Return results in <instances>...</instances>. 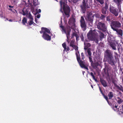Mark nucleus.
Returning <instances> with one entry per match:
<instances>
[{
	"label": "nucleus",
	"mask_w": 123,
	"mask_h": 123,
	"mask_svg": "<svg viewBox=\"0 0 123 123\" xmlns=\"http://www.w3.org/2000/svg\"><path fill=\"white\" fill-rule=\"evenodd\" d=\"M100 81L104 87H106L108 85L106 82L103 79L100 78Z\"/></svg>",
	"instance_id": "obj_17"
},
{
	"label": "nucleus",
	"mask_w": 123,
	"mask_h": 123,
	"mask_svg": "<svg viewBox=\"0 0 123 123\" xmlns=\"http://www.w3.org/2000/svg\"><path fill=\"white\" fill-rule=\"evenodd\" d=\"M80 22L81 27L84 31H85L86 29V24L84 18L83 16L81 17Z\"/></svg>",
	"instance_id": "obj_11"
},
{
	"label": "nucleus",
	"mask_w": 123,
	"mask_h": 123,
	"mask_svg": "<svg viewBox=\"0 0 123 123\" xmlns=\"http://www.w3.org/2000/svg\"><path fill=\"white\" fill-rule=\"evenodd\" d=\"M91 65L93 67V68H95L97 67L96 64L95 63H93H93H92V64L91 63Z\"/></svg>",
	"instance_id": "obj_31"
},
{
	"label": "nucleus",
	"mask_w": 123,
	"mask_h": 123,
	"mask_svg": "<svg viewBox=\"0 0 123 123\" xmlns=\"http://www.w3.org/2000/svg\"><path fill=\"white\" fill-rule=\"evenodd\" d=\"M75 41L73 39L70 42V46L71 47H72L73 48H74V45H74Z\"/></svg>",
	"instance_id": "obj_23"
},
{
	"label": "nucleus",
	"mask_w": 123,
	"mask_h": 123,
	"mask_svg": "<svg viewBox=\"0 0 123 123\" xmlns=\"http://www.w3.org/2000/svg\"><path fill=\"white\" fill-rule=\"evenodd\" d=\"M115 108H117V105H115Z\"/></svg>",
	"instance_id": "obj_60"
},
{
	"label": "nucleus",
	"mask_w": 123,
	"mask_h": 123,
	"mask_svg": "<svg viewBox=\"0 0 123 123\" xmlns=\"http://www.w3.org/2000/svg\"><path fill=\"white\" fill-rule=\"evenodd\" d=\"M73 33L72 35L71 38L75 37L76 38H78L79 37L78 33L76 32L74 30V31H72Z\"/></svg>",
	"instance_id": "obj_16"
},
{
	"label": "nucleus",
	"mask_w": 123,
	"mask_h": 123,
	"mask_svg": "<svg viewBox=\"0 0 123 123\" xmlns=\"http://www.w3.org/2000/svg\"><path fill=\"white\" fill-rule=\"evenodd\" d=\"M112 39H108L110 47L113 50L117 49L116 47L118 44V43L116 41L112 40Z\"/></svg>",
	"instance_id": "obj_9"
},
{
	"label": "nucleus",
	"mask_w": 123,
	"mask_h": 123,
	"mask_svg": "<svg viewBox=\"0 0 123 123\" xmlns=\"http://www.w3.org/2000/svg\"><path fill=\"white\" fill-rule=\"evenodd\" d=\"M16 2L15 0H14L13 1L14 3H15V2Z\"/></svg>",
	"instance_id": "obj_61"
},
{
	"label": "nucleus",
	"mask_w": 123,
	"mask_h": 123,
	"mask_svg": "<svg viewBox=\"0 0 123 123\" xmlns=\"http://www.w3.org/2000/svg\"><path fill=\"white\" fill-rule=\"evenodd\" d=\"M109 11L111 13L114 14L115 16L117 17L118 15L119 12H121V9H119L118 10L116 7L111 5H110Z\"/></svg>",
	"instance_id": "obj_7"
},
{
	"label": "nucleus",
	"mask_w": 123,
	"mask_h": 123,
	"mask_svg": "<svg viewBox=\"0 0 123 123\" xmlns=\"http://www.w3.org/2000/svg\"><path fill=\"white\" fill-rule=\"evenodd\" d=\"M40 14H38L37 15V18H40Z\"/></svg>",
	"instance_id": "obj_45"
},
{
	"label": "nucleus",
	"mask_w": 123,
	"mask_h": 123,
	"mask_svg": "<svg viewBox=\"0 0 123 123\" xmlns=\"http://www.w3.org/2000/svg\"><path fill=\"white\" fill-rule=\"evenodd\" d=\"M96 25L98 28L103 32H107V27L104 23L98 21H96Z\"/></svg>",
	"instance_id": "obj_5"
},
{
	"label": "nucleus",
	"mask_w": 123,
	"mask_h": 123,
	"mask_svg": "<svg viewBox=\"0 0 123 123\" xmlns=\"http://www.w3.org/2000/svg\"><path fill=\"white\" fill-rule=\"evenodd\" d=\"M88 57L90 62H91V63L92 64V63H93V61H92V56H88Z\"/></svg>",
	"instance_id": "obj_33"
},
{
	"label": "nucleus",
	"mask_w": 123,
	"mask_h": 123,
	"mask_svg": "<svg viewBox=\"0 0 123 123\" xmlns=\"http://www.w3.org/2000/svg\"><path fill=\"white\" fill-rule=\"evenodd\" d=\"M111 28L114 31L116 32L118 35L122 36L123 34V31L120 29H118L121 26V24L119 21H113L111 24Z\"/></svg>",
	"instance_id": "obj_3"
},
{
	"label": "nucleus",
	"mask_w": 123,
	"mask_h": 123,
	"mask_svg": "<svg viewBox=\"0 0 123 123\" xmlns=\"http://www.w3.org/2000/svg\"><path fill=\"white\" fill-rule=\"evenodd\" d=\"M33 3L34 5L35 6H37V5H38V3L37 2V1H33Z\"/></svg>",
	"instance_id": "obj_35"
},
{
	"label": "nucleus",
	"mask_w": 123,
	"mask_h": 123,
	"mask_svg": "<svg viewBox=\"0 0 123 123\" xmlns=\"http://www.w3.org/2000/svg\"><path fill=\"white\" fill-rule=\"evenodd\" d=\"M86 46H88V47H89L91 45V44L90 43H86Z\"/></svg>",
	"instance_id": "obj_41"
},
{
	"label": "nucleus",
	"mask_w": 123,
	"mask_h": 123,
	"mask_svg": "<svg viewBox=\"0 0 123 123\" xmlns=\"http://www.w3.org/2000/svg\"><path fill=\"white\" fill-rule=\"evenodd\" d=\"M35 21L36 22V23H37V18H35Z\"/></svg>",
	"instance_id": "obj_57"
},
{
	"label": "nucleus",
	"mask_w": 123,
	"mask_h": 123,
	"mask_svg": "<svg viewBox=\"0 0 123 123\" xmlns=\"http://www.w3.org/2000/svg\"><path fill=\"white\" fill-rule=\"evenodd\" d=\"M99 90L100 91L101 93H102V95L103 94V93L102 92V89H101V88H100V86L99 87Z\"/></svg>",
	"instance_id": "obj_42"
},
{
	"label": "nucleus",
	"mask_w": 123,
	"mask_h": 123,
	"mask_svg": "<svg viewBox=\"0 0 123 123\" xmlns=\"http://www.w3.org/2000/svg\"><path fill=\"white\" fill-rule=\"evenodd\" d=\"M97 31L96 32H98L99 34V36L100 38H105V35L102 32L99 31L97 30Z\"/></svg>",
	"instance_id": "obj_19"
},
{
	"label": "nucleus",
	"mask_w": 123,
	"mask_h": 123,
	"mask_svg": "<svg viewBox=\"0 0 123 123\" xmlns=\"http://www.w3.org/2000/svg\"><path fill=\"white\" fill-rule=\"evenodd\" d=\"M90 74L92 76L93 78H94V77L95 76L94 75L93 73L92 72H91L90 73Z\"/></svg>",
	"instance_id": "obj_39"
},
{
	"label": "nucleus",
	"mask_w": 123,
	"mask_h": 123,
	"mask_svg": "<svg viewBox=\"0 0 123 123\" xmlns=\"http://www.w3.org/2000/svg\"><path fill=\"white\" fill-rule=\"evenodd\" d=\"M22 23L24 25H25V24L27 22V19L25 17L23 18L22 20Z\"/></svg>",
	"instance_id": "obj_30"
},
{
	"label": "nucleus",
	"mask_w": 123,
	"mask_h": 123,
	"mask_svg": "<svg viewBox=\"0 0 123 123\" xmlns=\"http://www.w3.org/2000/svg\"><path fill=\"white\" fill-rule=\"evenodd\" d=\"M98 1L102 5L104 3V1L103 0H96Z\"/></svg>",
	"instance_id": "obj_32"
},
{
	"label": "nucleus",
	"mask_w": 123,
	"mask_h": 123,
	"mask_svg": "<svg viewBox=\"0 0 123 123\" xmlns=\"http://www.w3.org/2000/svg\"><path fill=\"white\" fill-rule=\"evenodd\" d=\"M27 16L29 18H30L31 20H33V17L31 14L30 13L28 14Z\"/></svg>",
	"instance_id": "obj_28"
},
{
	"label": "nucleus",
	"mask_w": 123,
	"mask_h": 123,
	"mask_svg": "<svg viewBox=\"0 0 123 123\" xmlns=\"http://www.w3.org/2000/svg\"><path fill=\"white\" fill-rule=\"evenodd\" d=\"M120 86H119L117 84H115V87L117 89L119 90L122 92V91L123 88V87L121 85H120Z\"/></svg>",
	"instance_id": "obj_20"
},
{
	"label": "nucleus",
	"mask_w": 123,
	"mask_h": 123,
	"mask_svg": "<svg viewBox=\"0 0 123 123\" xmlns=\"http://www.w3.org/2000/svg\"><path fill=\"white\" fill-rule=\"evenodd\" d=\"M87 52L88 53V56H91L92 55V53L91 52L90 49H87Z\"/></svg>",
	"instance_id": "obj_26"
},
{
	"label": "nucleus",
	"mask_w": 123,
	"mask_h": 123,
	"mask_svg": "<svg viewBox=\"0 0 123 123\" xmlns=\"http://www.w3.org/2000/svg\"><path fill=\"white\" fill-rule=\"evenodd\" d=\"M70 41L71 40H70V39H67V42L68 43H69L70 42Z\"/></svg>",
	"instance_id": "obj_47"
},
{
	"label": "nucleus",
	"mask_w": 123,
	"mask_h": 123,
	"mask_svg": "<svg viewBox=\"0 0 123 123\" xmlns=\"http://www.w3.org/2000/svg\"><path fill=\"white\" fill-rule=\"evenodd\" d=\"M8 6L9 7H10V8H12L13 7V6H12L10 5L9 6Z\"/></svg>",
	"instance_id": "obj_54"
},
{
	"label": "nucleus",
	"mask_w": 123,
	"mask_h": 123,
	"mask_svg": "<svg viewBox=\"0 0 123 123\" xmlns=\"http://www.w3.org/2000/svg\"><path fill=\"white\" fill-rule=\"evenodd\" d=\"M113 54V51L108 49L106 50L105 53V57L108 62L112 66L114 65Z\"/></svg>",
	"instance_id": "obj_2"
},
{
	"label": "nucleus",
	"mask_w": 123,
	"mask_h": 123,
	"mask_svg": "<svg viewBox=\"0 0 123 123\" xmlns=\"http://www.w3.org/2000/svg\"><path fill=\"white\" fill-rule=\"evenodd\" d=\"M80 37L81 38H84V37L82 34H81L80 36Z\"/></svg>",
	"instance_id": "obj_49"
},
{
	"label": "nucleus",
	"mask_w": 123,
	"mask_h": 123,
	"mask_svg": "<svg viewBox=\"0 0 123 123\" xmlns=\"http://www.w3.org/2000/svg\"><path fill=\"white\" fill-rule=\"evenodd\" d=\"M62 47H63L64 48V50H66V43H64L62 44Z\"/></svg>",
	"instance_id": "obj_29"
},
{
	"label": "nucleus",
	"mask_w": 123,
	"mask_h": 123,
	"mask_svg": "<svg viewBox=\"0 0 123 123\" xmlns=\"http://www.w3.org/2000/svg\"><path fill=\"white\" fill-rule=\"evenodd\" d=\"M23 15H26V13H25L24 12V11H23Z\"/></svg>",
	"instance_id": "obj_52"
},
{
	"label": "nucleus",
	"mask_w": 123,
	"mask_h": 123,
	"mask_svg": "<svg viewBox=\"0 0 123 123\" xmlns=\"http://www.w3.org/2000/svg\"><path fill=\"white\" fill-rule=\"evenodd\" d=\"M114 53L115 54V58H116L117 57H118V54L116 52H114Z\"/></svg>",
	"instance_id": "obj_40"
},
{
	"label": "nucleus",
	"mask_w": 123,
	"mask_h": 123,
	"mask_svg": "<svg viewBox=\"0 0 123 123\" xmlns=\"http://www.w3.org/2000/svg\"><path fill=\"white\" fill-rule=\"evenodd\" d=\"M45 39L47 40V41H50L51 40V39Z\"/></svg>",
	"instance_id": "obj_58"
},
{
	"label": "nucleus",
	"mask_w": 123,
	"mask_h": 123,
	"mask_svg": "<svg viewBox=\"0 0 123 123\" xmlns=\"http://www.w3.org/2000/svg\"><path fill=\"white\" fill-rule=\"evenodd\" d=\"M105 70H106V69H105V68H104V72L105 73V74H106V72H105Z\"/></svg>",
	"instance_id": "obj_56"
},
{
	"label": "nucleus",
	"mask_w": 123,
	"mask_h": 123,
	"mask_svg": "<svg viewBox=\"0 0 123 123\" xmlns=\"http://www.w3.org/2000/svg\"><path fill=\"white\" fill-rule=\"evenodd\" d=\"M95 34V32L92 31H90L87 35L88 38H95L96 36Z\"/></svg>",
	"instance_id": "obj_14"
},
{
	"label": "nucleus",
	"mask_w": 123,
	"mask_h": 123,
	"mask_svg": "<svg viewBox=\"0 0 123 123\" xmlns=\"http://www.w3.org/2000/svg\"><path fill=\"white\" fill-rule=\"evenodd\" d=\"M84 44L85 45L84 48V49L85 50H86V49H88V46H87L86 45V44L85 42L84 43Z\"/></svg>",
	"instance_id": "obj_36"
},
{
	"label": "nucleus",
	"mask_w": 123,
	"mask_h": 123,
	"mask_svg": "<svg viewBox=\"0 0 123 123\" xmlns=\"http://www.w3.org/2000/svg\"><path fill=\"white\" fill-rule=\"evenodd\" d=\"M113 2L117 4L118 6H119L121 4V0H113Z\"/></svg>",
	"instance_id": "obj_21"
},
{
	"label": "nucleus",
	"mask_w": 123,
	"mask_h": 123,
	"mask_svg": "<svg viewBox=\"0 0 123 123\" xmlns=\"http://www.w3.org/2000/svg\"><path fill=\"white\" fill-rule=\"evenodd\" d=\"M110 105H111V102H109V104Z\"/></svg>",
	"instance_id": "obj_64"
},
{
	"label": "nucleus",
	"mask_w": 123,
	"mask_h": 123,
	"mask_svg": "<svg viewBox=\"0 0 123 123\" xmlns=\"http://www.w3.org/2000/svg\"><path fill=\"white\" fill-rule=\"evenodd\" d=\"M74 48L75 50H76L77 51L78 50V47L77 46L75 45H74V48Z\"/></svg>",
	"instance_id": "obj_37"
},
{
	"label": "nucleus",
	"mask_w": 123,
	"mask_h": 123,
	"mask_svg": "<svg viewBox=\"0 0 123 123\" xmlns=\"http://www.w3.org/2000/svg\"><path fill=\"white\" fill-rule=\"evenodd\" d=\"M41 10L40 9H39L38 10V12H39L40 13L41 12Z\"/></svg>",
	"instance_id": "obj_55"
},
{
	"label": "nucleus",
	"mask_w": 123,
	"mask_h": 123,
	"mask_svg": "<svg viewBox=\"0 0 123 123\" xmlns=\"http://www.w3.org/2000/svg\"><path fill=\"white\" fill-rule=\"evenodd\" d=\"M117 99L118 100H117L118 103L119 104H120L123 101V100L121 99L119 97H117Z\"/></svg>",
	"instance_id": "obj_24"
},
{
	"label": "nucleus",
	"mask_w": 123,
	"mask_h": 123,
	"mask_svg": "<svg viewBox=\"0 0 123 123\" xmlns=\"http://www.w3.org/2000/svg\"><path fill=\"white\" fill-rule=\"evenodd\" d=\"M100 14L97 13L96 14V18H99L100 16Z\"/></svg>",
	"instance_id": "obj_34"
},
{
	"label": "nucleus",
	"mask_w": 123,
	"mask_h": 123,
	"mask_svg": "<svg viewBox=\"0 0 123 123\" xmlns=\"http://www.w3.org/2000/svg\"><path fill=\"white\" fill-rule=\"evenodd\" d=\"M88 1L89 2V4H90V5L91 6V5H92V0H89V1Z\"/></svg>",
	"instance_id": "obj_43"
},
{
	"label": "nucleus",
	"mask_w": 123,
	"mask_h": 123,
	"mask_svg": "<svg viewBox=\"0 0 123 123\" xmlns=\"http://www.w3.org/2000/svg\"><path fill=\"white\" fill-rule=\"evenodd\" d=\"M85 19L86 20L88 21L90 23L89 25L91 26L92 25V23L93 21V19L92 17V15L90 13H89L86 16Z\"/></svg>",
	"instance_id": "obj_12"
},
{
	"label": "nucleus",
	"mask_w": 123,
	"mask_h": 123,
	"mask_svg": "<svg viewBox=\"0 0 123 123\" xmlns=\"http://www.w3.org/2000/svg\"><path fill=\"white\" fill-rule=\"evenodd\" d=\"M85 73V71H83L82 72V73L83 74V75Z\"/></svg>",
	"instance_id": "obj_59"
},
{
	"label": "nucleus",
	"mask_w": 123,
	"mask_h": 123,
	"mask_svg": "<svg viewBox=\"0 0 123 123\" xmlns=\"http://www.w3.org/2000/svg\"><path fill=\"white\" fill-rule=\"evenodd\" d=\"M42 31L43 32V37L45 38H51L50 36L47 33L49 34L50 33V30L46 28L43 27L42 28Z\"/></svg>",
	"instance_id": "obj_10"
},
{
	"label": "nucleus",
	"mask_w": 123,
	"mask_h": 123,
	"mask_svg": "<svg viewBox=\"0 0 123 123\" xmlns=\"http://www.w3.org/2000/svg\"><path fill=\"white\" fill-rule=\"evenodd\" d=\"M40 33H43V32L42 31H42H40Z\"/></svg>",
	"instance_id": "obj_62"
},
{
	"label": "nucleus",
	"mask_w": 123,
	"mask_h": 123,
	"mask_svg": "<svg viewBox=\"0 0 123 123\" xmlns=\"http://www.w3.org/2000/svg\"><path fill=\"white\" fill-rule=\"evenodd\" d=\"M60 4L61 6V8L60 11L63 12L62 8L64 11V12L67 16L68 17L69 16V13L70 12V9L69 7L67 5L66 3L62 0L60 1Z\"/></svg>",
	"instance_id": "obj_4"
},
{
	"label": "nucleus",
	"mask_w": 123,
	"mask_h": 123,
	"mask_svg": "<svg viewBox=\"0 0 123 123\" xmlns=\"http://www.w3.org/2000/svg\"><path fill=\"white\" fill-rule=\"evenodd\" d=\"M106 20L107 21H109L110 20V19L108 17H107L106 18Z\"/></svg>",
	"instance_id": "obj_50"
},
{
	"label": "nucleus",
	"mask_w": 123,
	"mask_h": 123,
	"mask_svg": "<svg viewBox=\"0 0 123 123\" xmlns=\"http://www.w3.org/2000/svg\"><path fill=\"white\" fill-rule=\"evenodd\" d=\"M106 17V15L103 14H101L99 18L101 19H103L105 18Z\"/></svg>",
	"instance_id": "obj_27"
},
{
	"label": "nucleus",
	"mask_w": 123,
	"mask_h": 123,
	"mask_svg": "<svg viewBox=\"0 0 123 123\" xmlns=\"http://www.w3.org/2000/svg\"><path fill=\"white\" fill-rule=\"evenodd\" d=\"M75 20L74 18H70L68 22V23L71 26V28L74 30L75 26Z\"/></svg>",
	"instance_id": "obj_13"
},
{
	"label": "nucleus",
	"mask_w": 123,
	"mask_h": 123,
	"mask_svg": "<svg viewBox=\"0 0 123 123\" xmlns=\"http://www.w3.org/2000/svg\"><path fill=\"white\" fill-rule=\"evenodd\" d=\"M69 48L68 47H67V48L66 47V50H67V51H68L69 50Z\"/></svg>",
	"instance_id": "obj_53"
},
{
	"label": "nucleus",
	"mask_w": 123,
	"mask_h": 123,
	"mask_svg": "<svg viewBox=\"0 0 123 123\" xmlns=\"http://www.w3.org/2000/svg\"><path fill=\"white\" fill-rule=\"evenodd\" d=\"M76 55L77 60L81 68H84L87 70H88L89 69L88 66V65L86 61L83 60L84 58H85V56L84 55L83 53L82 52L81 53V60L80 59V55L79 51H77L76 53Z\"/></svg>",
	"instance_id": "obj_1"
},
{
	"label": "nucleus",
	"mask_w": 123,
	"mask_h": 123,
	"mask_svg": "<svg viewBox=\"0 0 123 123\" xmlns=\"http://www.w3.org/2000/svg\"><path fill=\"white\" fill-rule=\"evenodd\" d=\"M112 82L115 85L116 84L115 83V81L113 80H112Z\"/></svg>",
	"instance_id": "obj_48"
},
{
	"label": "nucleus",
	"mask_w": 123,
	"mask_h": 123,
	"mask_svg": "<svg viewBox=\"0 0 123 123\" xmlns=\"http://www.w3.org/2000/svg\"><path fill=\"white\" fill-rule=\"evenodd\" d=\"M99 39L100 41L102 40V39H86V41L87 42H89L90 40L94 41L96 43L98 44L99 43H98V41H99Z\"/></svg>",
	"instance_id": "obj_18"
},
{
	"label": "nucleus",
	"mask_w": 123,
	"mask_h": 123,
	"mask_svg": "<svg viewBox=\"0 0 123 123\" xmlns=\"http://www.w3.org/2000/svg\"><path fill=\"white\" fill-rule=\"evenodd\" d=\"M33 20H30L29 23V25H31L33 24L34 22L33 21Z\"/></svg>",
	"instance_id": "obj_38"
},
{
	"label": "nucleus",
	"mask_w": 123,
	"mask_h": 123,
	"mask_svg": "<svg viewBox=\"0 0 123 123\" xmlns=\"http://www.w3.org/2000/svg\"><path fill=\"white\" fill-rule=\"evenodd\" d=\"M105 6L104 7L102 8L101 9V12L103 14L105 15L108 13L107 11L108 8V5L107 3H105Z\"/></svg>",
	"instance_id": "obj_15"
},
{
	"label": "nucleus",
	"mask_w": 123,
	"mask_h": 123,
	"mask_svg": "<svg viewBox=\"0 0 123 123\" xmlns=\"http://www.w3.org/2000/svg\"><path fill=\"white\" fill-rule=\"evenodd\" d=\"M108 96L109 99H111L113 96V93L111 92H110L108 95Z\"/></svg>",
	"instance_id": "obj_22"
},
{
	"label": "nucleus",
	"mask_w": 123,
	"mask_h": 123,
	"mask_svg": "<svg viewBox=\"0 0 123 123\" xmlns=\"http://www.w3.org/2000/svg\"><path fill=\"white\" fill-rule=\"evenodd\" d=\"M122 109H123V105H122Z\"/></svg>",
	"instance_id": "obj_63"
},
{
	"label": "nucleus",
	"mask_w": 123,
	"mask_h": 123,
	"mask_svg": "<svg viewBox=\"0 0 123 123\" xmlns=\"http://www.w3.org/2000/svg\"><path fill=\"white\" fill-rule=\"evenodd\" d=\"M93 80H94L96 82L97 81V80L95 78V77H94V78H93Z\"/></svg>",
	"instance_id": "obj_51"
},
{
	"label": "nucleus",
	"mask_w": 123,
	"mask_h": 123,
	"mask_svg": "<svg viewBox=\"0 0 123 123\" xmlns=\"http://www.w3.org/2000/svg\"><path fill=\"white\" fill-rule=\"evenodd\" d=\"M60 26L62 29V31L63 33L66 34L67 38H69L70 37V33L71 31L70 27L68 26L65 28L64 26L62 25H60Z\"/></svg>",
	"instance_id": "obj_8"
},
{
	"label": "nucleus",
	"mask_w": 123,
	"mask_h": 123,
	"mask_svg": "<svg viewBox=\"0 0 123 123\" xmlns=\"http://www.w3.org/2000/svg\"><path fill=\"white\" fill-rule=\"evenodd\" d=\"M90 5L88 0H84L83 4L80 6L81 10L83 13H85L86 8H89Z\"/></svg>",
	"instance_id": "obj_6"
},
{
	"label": "nucleus",
	"mask_w": 123,
	"mask_h": 123,
	"mask_svg": "<svg viewBox=\"0 0 123 123\" xmlns=\"http://www.w3.org/2000/svg\"><path fill=\"white\" fill-rule=\"evenodd\" d=\"M78 1V0H73V2L74 3H76Z\"/></svg>",
	"instance_id": "obj_44"
},
{
	"label": "nucleus",
	"mask_w": 123,
	"mask_h": 123,
	"mask_svg": "<svg viewBox=\"0 0 123 123\" xmlns=\"http://www.w3.org/2000/svg\"><path fill=\"white\" fill-rule=\"evenodd\" d=\"M120 112H121V113L123 114V109H120Z\"/></svg>",
	"instance_id": "obj_46"
},
{
	"label": "nucleus",
	"mask_w": 123,
	"mask_h": 123,
	"mask_svg": "<svg viewBox=\"0 0 123 123\" xmlns=\"http://www.w3.org/2000/svg\"><path fill=\"white\" fill-rule=\"evenodd\" d=\"M104 98L105 99L108 104H109V101L108 100V98L107 96L105 95L104 94H102Z\"/></svg>",
	"instance_id": "obj_25"
}]
</instances>
